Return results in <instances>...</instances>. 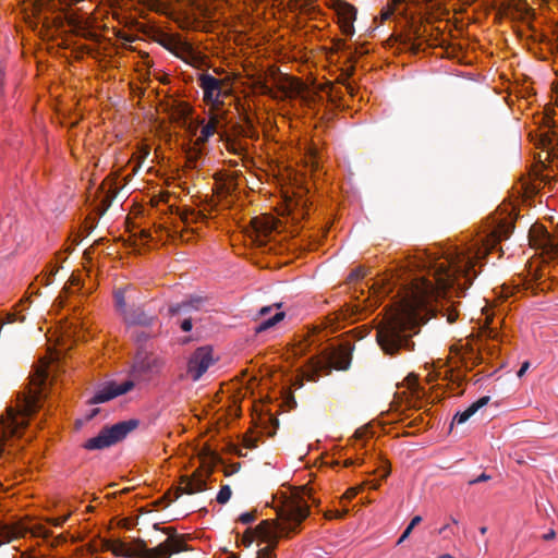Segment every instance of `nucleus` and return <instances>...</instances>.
<instances>
[{
  "label": "nucleus",
  "instance_id": "obj_1",
  "mask_svg": "<svg viewBox=\"0 0 558 558\" xmlns=\"http://www.w3.org/2000/svg\"><path fill=\"white\" fill-rule=\"evenodd\" d=\"M434 280L416 279L405 306L387 314L376 327V341L383 352L395 356L401 351H413V336L418 332L423 318L416 311H429L432 303L453 290L458 296L472 284L474 262L464 253H456L444 259H428L423 265Z\"/></svg>",
  "mask_w": 558,
  "mask_h": 558
},
{
  "label": "nucleus",
  "instance_id": "obj_2",
  "mask_svg": "<svg viewBox=\"0 0 558 558\" xmlns=\"http://www.w3.org/2000/svg\"><path fill=\"white\" fill-rule=\"evenodd\" d=\"M305 497L315 501L311 489L303 487L302 495L294 494L282 501L277 511L280 522L264 520L255 527L256 535L268 543V546L258 550L256 558H274V550L278 545L279 538L289 537L291 533L299 531L301 523L310 514Z\"/></svg>",
  "mask_w": 558,
  "mask_h": 558
},
{
  "label": "nucleus",
  "instance_id": "obj_3",
  "mask_svg": "<svg viewBox=\"0 0 558 558\" xmlns=\"http://www.w3.org/2000/svg\"><path fill=\"white\" fill-rule=\"evenodd\" d=\"M48 371L38 368L32 378V388L17 397L16 407H9L0 421V458L5 451L8 442L20 437L28 425V417L40 409L41 399L46 396Z\"/></svg>",
  "mask_w": 558,
  "mask_h": 558
},
{
  "label": "nucleus",
  "instance_id": "obj_4",
  "mask_svg": "<svg viewBox=\"0 0 558 558\" xmlns=\"http://www.w3.org/2000/svg\"><path fill=\"white\" fill-rule=\"evenodd\" d=\"M155 530H161L168 535L167 539L156 547L148 548L147 543L142 538L133 541L134 548L121 541H106L105 547L116 556L133 558H170L173 554L187 550V546L173 527L159 529L158 523L154 524Z\"/></svg>",
  "mask_w": 558,
  "mask_h": 558
},
{
  "label": "nucleus",
  "instance_id": "obj_5",
  "mask_svg": "<svg viewBox=\"0 0 558 558\" xmlns=\"http://www.w3.org/2000/svg\"><path fill=\"white\" fill-rule=\"evenodd\" d=\"M140 421L131 418L104 427L99 434L86 440L83 448L87 450H102L122 441L131 432L136 429Z\"/></svg>",
  "mask_w": 558,
  "mask_h": 558
},
{
  "label": "nucleus",
  "instance_id": "obj_6",
  "mask_svg": "<svg viewBox=\"0 0 558 558\" xmlns=\"http://www.w3.org/2000/svg\"><path fill=\"white\" fill-rule=\"evenodd\" d=\"M198 85L203 89L204 101L211 106L210 110L223 111L221 108L223 102L220 98L229 95L226 83L209 73H202L198 76Z\"/></svg>",
  "mask_w": 558,
  "mask_h": 558
},
{
  "label": "nucleus",
  "instance_id": "obj_7",
  "mask_svg": "<svg viewBox=\"0 0 558 558\" xmlns=\"http://www.w3.org/2000/svg\"><path fill=\"white\" fill-rule=\"evenodd\" d=\"M529 239L531 245L542 250V254L547 259L558 260V239L550 235L543 226L534 225L530 230Z\"/></svg>",
  "mask_w": 558,
  "mask_h": 558
},
{
  "label": "nucleus",
  "instance_id": "obj_8",
  "mask_svg": "<svg viewBox=\"0 0 558 558\" xmlns=\"http://www.w3.org/2000/svg\"><path fill=\"white\" fill-rule=\"evenodd\" d=\"M163 362L145 352H138L134 359L131 376L135 380H144L160 372Z\"/></svg>",
  "mask_w": 558,
  "mask_h": 558
},
{
  "label": "nucleus",
  "instance_id": "obj_9",
  "mask_svg": "<svg viewBox=\"0 0 558 558\" xmlns=\"http://www.w3.org/2000/svg\"><path fill=\"white\" fill-rule=\"evenodd\" d=\"M213 349L209 345L197 348L187 363V374L193 381H197L207 372L209 366L214 364Z\"/></svg>",
  "mask_w": 558,
  "mask_h": 558
},
{
  "label": "nucleus",
  "instance_id": "obj_10",
  "mask_svg": "<svg viewBox=\"0 0 558 558\" xmlns=\"http://www.w3.org/2000/svg\"><path fill=\"white\" fill-rule=\"evenodd\" d=\"M134 387V380H126L122 384H116L113 381L108 383L102 388L96 391L94 397L89 400L90 404H97L107 402L116 397L124 395L132 390Z\"/></svg>",
  "mask_w": 558,
  "mask_h": 558
},
{
  "label": "nucleus",
  "instance_id": "obj_11",
  "mask_svg": "<svg viewBox=\"0 0 558 558\" xmlns=\"http://www.w3.org/2000/svg\"><path fill=\"white\" fill-rule=\"evenodd\" d=\"M495 227L486 239V251L490 252L502 240H507L514 229V221L511 217L495 220Z\"/></svg>",
  "mask_w": 558,
  "mask_h": 558
},
{
  "label": "nucleus",
  "instance_id": "obj_12",
  "mask_svg": "<svg viewBox=\"0 0 558 558\" xmlns=\"http://www.w3.org/2000/svg\"><path fill=\"white\" fill-rule=\"evenodd\" d=\"M206 489V477L201 471H196L191 476H181V485L174 490V499H178L182 494L193 495Z\"/></svg>",
  "mask_w": 558,
  "mask_h": 558
},
{
  "label": "nucleus",
  "instance_id": "obj_13",
  "mask_svg": "<svg viewBox=\"0 0 558 558\" xmlns=\"http://www.w3.org/2000/svg\"><path fill=\"white\" fill-rule=\"evenodd\" d=\"M336 11L343 33L353 34V22L356 19V9L344 1H337Z\"/></svg>",
  "mask_w": 558,
  "mask_h": 558
},
{
  "label": "nucleus",
  "instance_id": "obj_14",
  "mask_svg": "<svg viewBox=\"0 0 558 558\" xmlns=\"http://www.w3.org/2000/svg\"><path fill=\"white\" fill-rule=\"evenodd\" d=\"M64 20L72 27L73 33L88 40H97V35L89 29L88 21L75 13H68Z\"/></svg>",
  "mask_w": 558,
  "mask_h": 558
},
{
  "label": "nucleus",
  "instance_id": "obj_15",
  "mask_svg": "<svg viewBox=\"0 0 558 558\" xmlns=\"http://www.w3.org/2000/svg\"><path fill=\"white\" fill-rule=\"evenodd\" d=\"M128 325L150 326L156 320V316L147 313L143 307L136 306L129 308L122 316Z\"/></svg>",
  "mask_w": 558,
  "mask_h": 558
},
{
  "label": "nucleus",
  "instance_id": "obj_16",
  "mask_svg": "<svg viewBox=\"0 0 558 558\" xmlns=\"http://www.w3.org/2000/svg\"><path fill=\"white\" fill-rule=\"evenodd\" d=\"M157 43H159L162 47L175 53L177 56H179L180 53L192 52V47L190 44L182 41L181 38L179 37L166 33H161L158 36Z\"/></svg>",
  "mask_w": 558,
  "mask_h": 558
},
{
  "label": "nucleus",
  "instance_id": "obj_17",
  "mask_svg": "<svg viewBox=\"0 0 558 558\" xmlns=\"http://www.w3.org/2000/svg\"><path fill=\"white\" fill-rule=\"evenodd\" d=\"M226 112L219 110H210L209 121L203 125L201 133L203 137L209 138L214 133L218 131V129L223 126Z\"/></svg>",
  "mask_w": 558,
  "mask_h": 558
},
{
  "label": "nucleus",
  "instance_id": "obj_18",
  "mask_svg": "<svg viewBox=\"0 0 558 558\" xmlns=\"http://www.w3.org/2000/svg\"><path fill=\"white\" fill-rule=\"evenodd\" d=\"M490 398L488 396H484L480 398L477 401L473 402L468 409L462 412H458L452 420V424H463L465 423L472 415H474L480 409L485 407L489 402Z\"/></svg>",
  "mask_w": 558,
  "mask_h": 558
},
{
  "label": "nucleus",
  "instance_id": "obj_19",
  "mask_svg": "<svg viewBox=\"0 0 558 558\" xmlns=\"http://www.w3.org/2000/svg\"><path fill=\"white\" fill-rule=\"evenodd\" d=\"M351 352L345 348L335 350L329 357L331 366L338 371L348 369L351 364Z\"/></svg>",
  "mask_w": 558,
  "mask_h": 558
},
{
  "label": "nucleus",
  "instance_id": "obj_20",
  "mask_svg": "<svg viewBox=\"0 0 558 558\" xmlns=\"http://www.w3.org/2000/svg\"><path fill=\"white\" fill-rule=\"evenodd\" d=\"M252 222L257 232V236H267L277 229L278 223V221L270 216L255 217Z\"/></svg>",
  "mask_w": 558,
  "mask_h": 558
},
{
  "label": "nucleus",
  "instance_id": "obj_21",
  "mask_svg": "<svg viewBox=\"0 0 558 558\" xmlns=\"http://www.w3.org/2000/svg\"><path fill=\"white\" fill-rule=\"evenodd\" d=\"M289 89L291 95L301 97L302 101L307 106H311L318 96L316 93L307 90L305 85L298 80L291 82Z\"/></svg>",
  "mask_w": 558,
  "mask_h": 558
},
{
  "label": "nucleus",
  "instance_id": "obj_22",
  "mask_svg": "<svg viewBox=\"0 0 558 558\" xmlns=\"http://www.w3.org/2000/svg\"><path fill=\"white\" fill-rule=\"evenodd\" d=\"M421 37L420 27H412V35L399 36L400 44L405 48L412 51L413 53H418L421 51L422 44L416 40Z\"/></svg>",
  "mask_w": 558,
  "mask_h": 558
},
{
  "label": "nucleus",
  "instance_id": "obj_23",
  "mask_svg": "<svg viewBox=\"0 0 558 558\" xmlns=\"http://www.w3.org/2000/svg\"><path fill=\"white\" fill-rule=\"evenodd\" d=\"M233 131H234V135H236V136H244V137H250V138L257 137V131L254 128L251 119L247 117L245 118L244 124L243 125L236 124L233 128Z\"/></svg>",
  "mask_w": 558,
  "mask_h": 558
},
{
  "label": "nucleus",
  "instance_id": "obj_24",
  "mask_svg": "<svg viewBox=\"0 0 558 558\" xmlns=\"http://www.w3.org/2000/svg\"><path fill=\"white\" fill-rule=\"evenodd\" d=\"M225 142L227 150L234 155L241 156L246 151L245 145L236 138L231 137L230 135H226Z\"/></svg>",
  "mask_w": 558,
  "mask_h": 558
},
{
  "label": "nucleus",
  "instance_id": "obj_25",
  "mask_svg": "<svg viewBox=\"0 0 558 558\" xmlns=\"http://www.w3.org/2000/svg\"><path fill=\"white\" fill-rule=\"evenodd\" d=\"M284 316V312H277L272 317L263 320L258 326H256L255 331L259 333L274 327L276 324L281 322Z\"/></svg>",
  "mask_w": 558,
  "mask_h": 558
},
{
  "label": "nucleus",
  "instance_id": "obj_26",
  "mask_svg": "<svg viewBox=\"0 0 558 558\" xmlns=\"http://www.w3.org/2000/svg\"><path fill=\"white\" fill-rule=\"evenodd\" d=\"M20 535L21 532L16 527L0 523V538L3 541L4 544L12 542Z\"/></svg>",
  "mask_w": 558,
  "mask_h": 558
},
{
  "label": "nucleus",
  "instance_id": "obj_27",
  "mask_svg": "<svg viewBox=\"0 0 558 558\" xmlns=\"http://www.w3.org/2000/svg\"><path fill=\"white\" fill-rule=\"evenodd\" d=\"M126 289L128 288H120V289H117L113 293L116 307L122 316L125 314V312L129 311V308H126V303H125Z\"/></svg>",
  "mask_w": 558,
  "mask_h": 558
},
{
  "label": "nucleus",
  "instance_id": "obj_28",
  "mask_svg": "<svg viewBox=\"0 0 558 558\" xmlns=\"http://www.w3.org/2000/svg\"><path fill=\"white\" fill-rule=\"evenodd\" d=\"M141 3L146 4L151 10L157 12L166 13L170 8L171 3L168 0H138Z\"/></svg>",
  "mask_w": 558,
  "mask_h": 558
},
{
  "label": "nucleus",
  "instance_id": "obj_29",
  "mask_svg": "<svg viewBox=\"0 0 558 558\" xmlns=\"http://www.w3.org/2000/svg\"><path fill=\"white\" fill-rule=\"evenodd\" d=\"M193 312L191 306H189V303L186 300H183L182 302L171 304L169 306V314L172 316L181 315V314H190Z\"/></svg>",
  "mask_w": 558,
  "mask_h": 558
},
{
  "label": "nucleus",
  "instance_id": "obj_30",
  "mask_svg": "<svg viewBox=\"0 0 558 558\" xmlns=\"http://www.w3.org/2000/svg\"><path fill=\"white\" fill-rule=\"evenodd\" d=\"M194 9L204 17L211 15V7L206 1H197L193 3Z\"/></svg>",
  "mask_w": 558,
  "mask_h": 558
},
{
  "label": "nucleus",
  "instance_id": "obj_31",
  "mask_svg": "<svg viewBox=\"0 0 558 558\" xmlns=\"http://www.w3.org/2000/svg\"><path fill=\"white\" fill-rule=\"evenodd\" d=\"M186 302L189 303V306H191V308L194 311V312H197L201 310V307L204 305V303L206 302V299L201 296V295H190L187 299H185Z\"/></svg>",
  "mask_w": 558,
  "mask_h": 558
},
{
  "label": "nucleus",
  "instance_id": "obj_32",
  "mask_svg": "<svg viewBox=\"0 0 558 558\" xmlns=\"http://www.w3.org/2000/svg\"><path fill=\"white\" fill-rule=\"evenodd\" d=\"M231 495H232V490H231L230 486L229 485H223L220 488V490H219V493H218V495L216 497V500H217L218 504L223 505V504L229 501V499L231 498Z\"/></svg>",
  "mask_w": 558,
  "mask_h": 558
},
{
  "label": "nucleus",
  "instance_id": "obj_33",
  "mask_svg": "<svg viewBox=\"0 0 558 558\" xmlns=\"http://www.w3.org/2000/svg\"><path fill=\"white\" fill-rule=\"evenodd\" d=\"M133 339L135 340V342L137 344H143L145 343L148 338L150 337L149 333L145 332V331H135L133 335H132Z\"/></svg>",
  "mask_w": 558,
  "mask_h": 558
},
{
  "label": "nucleus",
  "instance_id": "obj_34",
  "mask_svg": "<svg viewBox=\"0 0 558 558\" xmlns=\"http://www.w3.org/2000/svg\"><path fill=\"white\" fill-rule=\"evenodd\" d=\"M201 151L197 149H193L187 153V162L192 167H196L197 159L199 158Z\"/></svg>",
  "mask_w": 558,
  "mask_h": 558
},
{
  "label": "nucleus",
  "instance_id": "obj_35",
  "mask_svg": "<svg viewBox=\"0 0 558 558\" xmlns=\"http://www.w3.org/2000/svg\"><path fill=\"white\" fill-rule=\"evenodd\" d=\"M255 518L254 512H245L239 517V521L243 524H250L255 521Z\"/></svg>",
  "mask_w": 558,
  "mask_h": 558
},
{
  "label": "nucleus",
  "instance_id": "obj_36",
  "mask_svg": "<svg viewBox=\"0 0 558 558\" xmlns=\"http://www.w3.org/2000/svg\"><path fill=\"white\" fill-rule=\"evenodd\" d=\"M348 513V509H343V510H333V511H329L326 513V518L327 519H341L343 518L345 514Z\"/></svg>",
  "mask_w": 558,
  "mask_h": 558
},
{
  "label": "nucleus",
  "instance_id": "obj_37",
  "mask_svg": "<svg viewBox=\"0 0 558 558\" xmlns=\"http://www.w3.org/2000/svg\"><path fill=\"white\" fill-rule=\"evenodd\" d=\"M178 214H179V216H180V219H181L184 223H187V222H189V217H190V216L197 215L193 209H186V210H183V211H179Z\"/></svg>",
  "mask_w": 558,
  "mask_h": 558
},
{
  "label": "nucleus",
  "instance_id": "obj_38",
  "mask_svg": "<svg viewBox=\"0 0 558 558\" xmlns=\"http://www.w3.org/2000/svg\"><path fill=\"white\" fill-rule=\"evenodd\" d=\"M407 380L409 383V388L416 392L418 389L417 377L415 375H409Z\"/></svg>",
  "mask_w": 558,
  "mask_h": 558
},
{
  "label": "nucleus",
  "instance_id": "obj_39",
  "mask_svg": "<svg viewBox=\"0 0 558 558\" xmlns=\"http://www.w3.org/2000/svg\"><path fill=\"white\" fill-rule=\"evenodd\" d=\"M256 86L262 94L271 95V88L265 82L258 81Z\"/></svg>",
  "mask_w": 558,
  "mask_h": 558
},
{
  "label": "nucleus",
  "instance_id": "obj_40",
  "mask_svg": "<svg viewBox=\"0 0 558 558\" xmlns=\"http://www.w3.org/2000/svg\"><path fill=\"white\" fill-rule=\"evenodd\" d=\"M180 327L183 331L185 332H189L192 330L193 328V323H192V319L189 317V318H184L181 323H180Z\"/></svg>",
  "mask_w": 558,
  "mask_h": 558
},
{
  "label": "nucleus",
  "instance_id": "obj_41",
  "mask_svg": "<svg viewBox=\"0 0 558 558\" xmlns=\"http://www.w3.org/2000/svg\"><path fill=\"white\" fill-rule=\"evenodd\" d=\"M490 478H492L490 475H488L486 473H482L476 478L470 480L469 481V485H474V484H477V483L486 482V481H489Z\"/></svg>",
  "mask_w": 558,
  "mask_h": 558
},
{
  "label": "nucleus",
  "instance_id": "obj_42",
  "mask_svg": "<svg viewBox=\"0 0 558 558\" xmlns=\"http://www.w3.org/2000/svg\"><path fill=\"white\" fill-rule=\"evenodd\" d=\"M364 276H365V272L363 271V269L356 268V269L352 270V272L349 276V279L350 280L360 279V278H363Z\"/></svg>",
  "mask_w": 558,
  "mask_h": 558
},
{
  "label": "nucleus",
  "instance_id": "obj_43",
  "mask_svg": "<svg viewBox=\"0 0 558 558\" xmlns=\"http://www.w3.org/2000/svg\"><path fill=\"white\" fill-rule=\"evenodd\" d=\"M359 493V488H349L342 496V499H347V500H350L352 498H354Z\"/></svg>",
  "mask_w": 558,
  "mask_h": 558
},
{
  "label": "nucleus",
  "instance_id": "obj_44",
  "mask_svg": "<svg viewBox=\"0 0 558 558\" xmlns=\"http://www.w3.org/2000/svg\"><path fill=\"white\" fill-rule=\"evenodd\" d=\"M244 444L246 448L253 449L257 447V440L253 439L252 437H246L244 439Z\"/></svg>",
  "mask_w": 558,
  "mask_h": 558
},
{
  "label": "nucleus",
  "instance_id": "obj_45",
  "mask_svg": "<svg viewBox=\"0 0 558 558\" xmlns=\"http://www.w3.org/2000/svg\"><path fill=\"white\" fill-rule=\"evenodd\" d=\"M412 529H410L409 526H407V529L403 531L402 535L400 536V538L398 539L397 544H401L403 543L409 536L410 534L412 533Z\"/></svg>",
  "mask_w": 558,
  "mask_h": 558
},
{
  "label": "nucleus",
  "instance_id": "obj_46",
  "mask_svg": "<svg viewBox=\"0 0 558 558\" xmlns=\"http://www.w3.org/2000/svg\"><path fill=\"white\" fill-rule=\"evenodd\" d=\"M530 367V362L525 361L517 373L518 377H522Z\"/></svg>",
  "mask_w": 558,
  "mask_h": 558
},
{
  "label": "nucleus",
  "instance_id": "obj_47",
  "mask_svg": "<svg viewBox=\"0 0 558 558\" xmlns=\"http://www.w3.org/2000/svg\"><path fill=\"white\" fill-rule=\"evenodd\" d=\"M66 520H68V517H60V518H56L53 520H50V522L54 526H62Z\"/></svg>",
  "mask_w": 558,
  "mask_h": 558
},
{
  "label": "nucleus",
  "instance_id": "obj_48",
  "mask_svg": "<svg viewBox=\"0 0 558 558\" xmlns=\"http://www.w3.org/2000/svg\"><path fill=\"white\" fill-rule=\"evenodd\" d=\"M421 522H422V517L421 515H415V517L412 518V520H411V522L409 523L408 526L413 530Z\"/></svg>",
  "mask_w": 558,
  "mask_h": 558
},
{
  "label": "nucleus",
  "instance_id": "obj_49",
  "mask_svg": "<svg viewBox=\"0 0 558 558\" xmlns=\"http://www.w3.org/2000/svg\"><path fill=\"white\" fill-rule=\"evenodd\" d=\"M242 542H243V544H244L245 546H250V545L252 544L253 538H252V536H251V530H247V531H246V533H245V535H244V537H243Z\"/></svg>",
  "mask_w": 558,
  "mask_h": 558
},
{
  "label": "nucleus",
  "instance_id": "obj_50",
  "mask_svg": "<svg viewBox=\"0 0 558 558\" xmlns=\"http://www.w3.org/2000/svg\"><path fill=\"white\" fill-rule=\"evenodd\" d=\"M556 537V532L554 530H549L547 533L543 535L544 541H551Z\"/></svg>",
  "mask_w": 558,
  "mask_h": 558
},
{
  "label": "nucleus",
  "instance_id": "obj_51",
  "mask_svg": "<svg viewBox=\"0 0 558 558\" xmlns=\"http://www.w3.org/2000/svg\"><path fill=\"white\" fill-rule=\"evenodd\" d=\"M274 306H264L259 310V316L265 317L272 311Z\"/></svg>",
  "mask_w": 558,
  "mask_h": 558
},
{
  "label": "nucleus",
  "instance_id": "obj_52",
  "mask_svg": "<svg viewBox=\"0 0 558 558\" xmlns=\"http://www.w3.org/2000/svg\"><path fill=\"white\" fill-rule=\"evenodd\" d=\"M99 413V409H92L90 412L86 415V421L93 420Z\"/></svg>",
  "mask_w": 558,
  "mask_h": 558
},
{
  "label": "nucleus",
  "instance_id": "obj_53",
  "mask_svg": "<svg viewBox=\"0 0 558 558\" xmlns=\"http://www.w3.org/2000/svg\"><path fill=\"white\" fill-rule=\"evenodd\" d=\"M207 141H208V138L203 137V134L201 133V135L197 137V140H196V143H195V144H196V145H203V144H205Z\"/></svg>",
  "mask_w": 558,
  "mask_h": 558
},
{
  "label": "nucleus",
  "instance_id": "obj_54",
  "mask_svg": "<svg viewBox=\"0 0 558 558\" xmlns=\"http://www.w3.org/2000/svg\"><path fill=\"white\" fill-rule=\"evenodd\" d=\"M207 141H208V138L203 137V134L201 133V135L197 137V140H196V143H195V144H196V145H203V144H205Z\"/></svg>",
  "mask_w": 558,
  "mask_h": 558
},
{
  "label": "nucleus",
  "instance_id": "obj_55",
  "mask_svg": "<svg viewBox=\"0 0 558 558\" xmlns=\"http://www.w3.org/2000/svg\"><path fill=\"white\" fill-rule=\"evenodd\" d=\"M114 195H111V196H107L106 199H104V203H105V209H107L111 202H112V198H113Z\"/></svg>",
  "mask_w": 558,
  "mask_h": 558
},
{
  "label": "nucleus",
  "instance_id": "obj_56",
  "mask_svg": "<svg viewBox=\"0 0 558 558\" xmlns=\"http://www.w3.org/2000/svg\"><path fill=\"white\" fill-rule=\"evenodd\" d=\"M457 317H458V315L456 313H450L448 315V322L452 324L456 322Z\"/></svg>",
  "mask_w": 558,
  "mask_h": 558
},
{
  "label": "nucleus",
  "instance_id": "obj_57",
  "mask_svg": "<svg viewBox=\"0 0 558 558\" xmlns=\"http://www.w3.org/2000/svg\"><path fill=\"white\" fill-rule=\"evenodd\" d=\"M365 433H366V430L357 429V430L355 432V437H356L357 439H361V438H363V437H364Z\"/></svg>",
  "mask_w": 558,
  "mask_h": 558
},
{
  "label": "nucleus",
  "instance_id": "obj_58",
  "mask_svg": "<svg viewBox=\"0 0 558 558\" xmlns=\"http://www.w3.org/2000/svg\"><path fill=\"white\" fill-rule=\"evenodd\" d=\"M16 315L15 314H9L7 318V323H14L16 322Z\"/></svg>",
  "mask_w": 558,
  "mask_h": 558
},
{
  "label": "nucleus",
  "instance_id": "obj_59",
  "mask_svg": "<svg viewBox=\"0 0 558 558\" xmlns=\"http://www.w3.org/2000/svg\"><path fill=\"white\" fill-rule=\"evenodd\" d=\"M149 155V148L143 147L142 148V158L145 159Z\"/></svg>",
  "mask_w": 558,
  "mask_h": 558
},
{
  "label": "nucleus",
  "instance_id": "obj_60",
  "mask_svg": "<svg viewBox=\"0 0 558 558\" xmlns=\"http://www.w3.org/2000/svg\"><path fill=\"white\" fill-rule=\"evenodd\" d=\"M307 5L310 7L308 12H314L317 10V8L313 3H308Z\"/></svg>",
  "mask_w": 558,
  "mask_h": 558
},
{
  "label": "nucleus",
  "instance_id": "obj_61",
  "mask_svg": "<svg viewBox=\"0 0 558 558\" xmlns=\"http://www.w3.org/2000/svg\"><path fill=\"white\" fill-rule=\"evenodd\" d=\"M390 15H391V12H385V13H383V19L387 20V19H389Z\"/></svg>",
  "mask_w": 558,
  "mask_h": 558
},
{
  "label": "nucleus",
  "instance_id": "obj_62",
  "mask_svg": "<svg viewBox=\"0 0 558 558\" xmlns=\"http://www.w3.org/2000/svg\"><path fill=\"white\" fill-rule=\"evenodd\" d=\"M347 89H348V92H349L351 95H353V90H354V88H353L350 84H349V85H347Z\"/></svg>",
  "mask_w": 558,
  "mask_h": 558
},
{
  "label": "nucleus",
  "instance_id": "obj_63",
  "mask_svg": "<svg viewBox=\"0 0 558 558\" xmlns=\"http://www.w3.org/2000/svg\"><path fill=\"white\" fill-rule=\"evenodd\" d=\"M352 464H353V461H352L351 459H349V460H347V461L344 462V465H345V466H350V465H352Z\"/></svg>",
  "mask_w": 558,
  "mask_h": 558
},
{
  "label": "nucleus",
  "instance_id": "obj_64",
  "mask_svg": "<svg viewBox=\"0 0 558 558\" xmlns=\"http://www.w3.org/2000/svg\"><path fill=\"white\" fill-rule=\"evenodd\" d=\"M438 558H453V557L449 554H444V555L439 556Z\"/></svg>",
  "mask_w": 558,
  "mask_h": 558
}]
</instances>
